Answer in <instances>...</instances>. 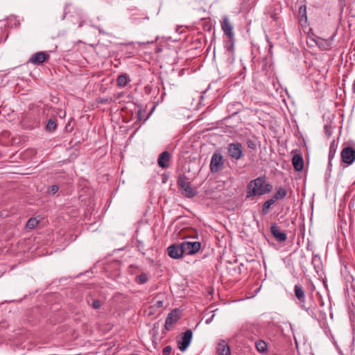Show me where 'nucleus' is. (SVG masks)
Returning a JSON list of instances; mask_svg holds the SVG:
<instances>
[{"label":"nucleus","instance_id":"6ab92c4d","mask_svg":"<svg viewBox=\"0 0 355 355\" xmlns=\"http://www.w3.org/2000/svg\"><path fill=\"white\" fill-rule=\"evenodd\" d=\"M86 301L87 304L94 309H99L103 305V302L97 299H94L91 295H88L86 297Z\"/></svg>","mask_w":355,"mask_h":355},{"label":"nucleus","instance_id":"1a4fd4ad","mask_svg":"<svg viewBox=\"0 0 355 355\" xmlns=\"http://www.w3.org/2000/svg\"><path fill=\"white\" fill-rule=\"evenodd\" d=\"M167 252L170 257L178 259L184 254L182 243L172 244L167 248Z\"/></svg>","mask_w":355,"mask_h":355},{"label":"nucleus","instance_id":"f3484780","mask_svg":"<svg viewBox=\"0 0 355 355\" xmlns=\"http://www.w3.org/2000/svg\"><path fill=\"white\" fill-rule=\"evenodd\" d=\"M295 295L300 304L305 302V293L303 287L300 284H296L294 288Z\"/></svg>","mask_w":355,"mask_h":355},{"label":"nucleus","instance_id":"f257e3e1","mask_svg":"<svg viewBox=\"0 0 355 355\" xmlns=\"http://www.w3.org/2000/svg\"><path fill=\"white\" fill-rule=\"evenodd\" d=\"M272 190V184L266 182L265 177H259L248 184L246 198L263 196L269 193Z\"/></svg>","mask_w":355,"mask_h":355},{"label":"nucleus","instance_id":"72a5a7b5","mask_svg":"<svg viewBox=\"0 0 355 355\" xmlns=\"http://www.w3.org/2000/svg\"><path fill=\"white\" fill-rule=\"evenodd\" d=\"M268 42L270 43V48H272V45L271 44V43L269 42V40H268Z\"/></svg>","mask_w":355,"mask_h":355},{"label":"nucleus","instance_id":"7c9ffc66","mask_svg":"<svg viewBox=\"0 0 355 355\" xmlns=\"http://www.w3.org/2000/svg\"><path fill=\"white\" fill-rule=\"evenodd\" d=\"M171 350L172 347L170 345L166 346L162 351L163 355H169Z\"/></svg>","mask_w":355,"mask_h":355},{"label":"nucleus","instance_id":"6e6552de","mask_svg":"<svg viewBox=\"0 0 355 355\" xmlns=\"http://www.w3.org/2000/svg\"><path fill=\"white\" fill-rule=\"evenodd\" d=\"M184 252L186 254H193L198 252L200 248L201 243L198 241H184L182 243Z\"/></svg>","mask_w":355,"mask_h":355},{"label":"nucleus","instance_id":"c85d7f7f","mask_svg":"<svg viewBox=\"0 0 355 355\" xmlns=\"http://www.w3.org/2000/svg\"><path fill=\"white\" fill-rule=\"evenodd\" d=\"M246 144H247L248 147L252 150L257 149V144H256L255 140L247 139Z\"/></svg>","mask_w":355,"mask_h":355},{"label":"nucleus","instance_id":"f8f14e48","mask_svg":"<svg viewBox=\"0 0 355 355\" xmlns=\"http://www.w3.org/2000/svg\"><path fill=\"white\" fill-rule=\"evenodd\" d=\"M221 28L228 38L232 39L234 37L233 27L227 17H224L223 18V21L221 22Z\"/></svg>","mask_w":355,"mask_h":355},{"label":"nucleus","instance_id":"423d86ee","mask_svg":"<svg viewBox=\"0 0 355 355\" xmlns=\"http://www.w3.org/2000/svg\"><path fill=\"white\" fill-rule=\"evenodd\" d=\"M340 157L343 163L352 164L355 160V149L350 146L344 148L340 153Z\"/></svg>","mask_w":355,"mask_h":355},{"label":"nucleus","instance_id":"dca6fc26","mask_svg":"<svg viewBox=\"0 0 355 355\" xmlns=\"http://www.w3.org/2000/svg\"><path fill=\"white\" fill-rule=\"evenodd\" d=\"M292 163L295 171H300L304 168V160L300 155H295L292 159Z\"/></svg>","mask_w":355,"mask_h":355},{"label":"nucleus","instance_id":"20e7f679","mask_svg":"<svg viewBox=\"0 0 355 355\" xmlns=\"http://www.w3.org/2000/svg\"><path fill=\"white\" fill-rule=\"evenodd\" d=\"M225 168V161L223 155L216 151L211 156L209 168L212 173H217Z\"/></svg>","mask_w":355,"mask_h":355},{"label":"nucleus","instance_id":"f03ea898","mask_svg":"<svg viewBox=\"0 0 355 355\" xmlns=\"http://www.w3.org/2000/svg\"><path fill=\"white\" fill-rule=\"evenodd\" d=\"M337 33V29L335 27H331L330 30V36L325 38L323 36H315L314 42L316 46L321 51H329L333 48L334 39Z\"/></svg>","mask_w":355,"mask_h":355},{"label":"nucleus","instance_id":"393cba45","mask_svg":"<svg viewBox=\"0 0 355 355\" xmlns=\"http://www.w3.org/2000/svg\"><path fill=\"white\" fill-rule=\"evenodd\" d=\"M39 223V220H37L35 218H31L26 223V227L28 229L33 230L34 229Z\"/></svg>","mask_w":355,"mask_h":355},{"label":"nucleus","instance_id":"bb28decb","mask_svg":"<svg viewBox=\"0 0 355 355\" xmlns=\"http://www.w3.org/2000/svg\"><path fill=\"white\" fill-rule=\"evenodd\" d=\"M148 280V277L146 273H141L136 277V282L138 284H144Z\"/></svg>","mask_w":355,"mask_h":355},{"label":"nucleus","instance_id":"c756f323","mask_svg":"<svg viewBox=\"0 0 355 355\" xmlns=\"http://www.w3.org/2000/svg\"><path fill=\"white\" fill-rule=\"evenodd\" d=\"M59 187L58 185H52L49 189V192L51 193L52 194H55L58 191Z\"/></svg>","mask_w":355,"mask_h":355},{"label":"nucleus","instance_id":"ddd939ff","mask_svg":"<svg viewBox=\"0 0 355 355\" xmlns=\"http://www.w3.org/2000/svg\"><path fill=\"white\" fill-rule=\"evenodd\" d=\"M171 158V155L168 151L162 152L157 159L158 165L162 168H166L169 166V162Z\"/></svg>","mask_w":355,"mask_h":355},{"label":"nucleus","instance_id":"2eb2a0df","mask_svg":"<svg viewBox=\"0 0 355 355\" xmlns=\"http://www.w3.org/2000/svg\"><path fill=\"white\" fill-rule=\"evenodd\" d=\"M297 19L299 23L303 26H306L307 24V15H306V6L302 5L298 9Z\"/></svg>","mask_w":355,"mask_h":355},{"label":"nucleus","instance_id":"aec40b11","mask_svg":"<svg viewBox=\"0 0 355 355\" xmlns=\"http://www.w3.org/2000/svg\"><path fill=\"white\" fill-rule=\"evenodd\" d=\"M287 195V191L284 188L279 187L277 189L275 193H274L272 199L274 200V202L279 200H283Z\"/></svg>","mask_w":355,"mask_h":355},{"label":"nucleus","instance_id":"5701e85b","mask_svg":"<svg viewBox=\"0 0 355 355\" xmlns=\"http://www.w3.org/2000/svg\"><path fill=\"white\" fill-rule=\"evenodd\" d=\"M336 151V146L334 143V141L331 142L329 146V166H331V160L334 159L335 154Z\"/></svg>","mask_w":355,"mask_h":355},{"label":"nucleus","instance_id":"b1692460","mask_svg":"<svg viewBox=\"0 0 355 355\" xmlns=\"http://www.w3.org/2000/svg\"><path fill=\"white\" fill-rule=\"evenodd\" d=\"M274 203H275L274 200H272V198L266 200L262 206L261 211H262L263 214H264V215L267 214L269 212L271 205H272Z\"/></svg>","mask_w":355,"mask_h":355},{"label":"nucleus","instance_id":"9d476101","mask_svg":"<svg viewBox=\"0 0 355 355\" xmlns=\"http://www.w3.org/2000/svg\"><path fill=\"white\" fill-rule=\"evenodd\" d=\"M193 333L191 329L187 330L182 335L181 339L178 341V348L182 351H185L189 347L192 339Z\"/></svg>","mask_w":355,"mask_h":355},{"label":"nucleus","instance_id":"2f4dec72","mask_svg":"<svg viewBox=\"0 0 355 355\" xmlns=\"http://www.w3.org/2000/svg\"><path fill=\"white\" fill-rule=\"evenodd\" d=\"M155 306L157 308H161L163 306V302L161 300L157 301L155 303Z\"/></svg>","mask_w":355,"mask_h":355},{"label":"nucleus","instance_id":"cd10ccee","mask_svg":"<svg viewBox=\"0 0 355 355\" xmlns=\"http://www.w3.org/2000/svg\"><path fill=\"white\" fill-rule=\"evenodd\" d=\"M234 37L232 39L229 38V40L225 42V45L227 51H229L230 53H232L234 49Z\"/></svg>","mask_w":355,"mask_h":355},{"label":"nucleus","instance_id":"a211bd4d","mask_svg":"<svg viewBox=\"0 0 355 355\" xmlns=\"http://www.w3.org/2000/svg\"><path fill=\"white\" fill-rule=\"evenodd\" d=\"M216 350L218 355H230V348L224 340L218 344Z\"/></svg>","mask_w":355,"mask_h":355},{"label":"nucleus","instance_id":"473e14b6","mask_svg":"<svg viewBox=\"0 0 355 355\" xmlns=\"http://www.w3.org/2000/svg\"><path fill=\"white\" fill-rule=\"evenodd\" d=\"M214 317V314H213L210 318L207 319V320H206V323H207V324L210 323V322H211V321L213 320Z\"/></svg>","mask_w":355,"mask_h":355},{"label":"nucleus","instance_id":"412c9836","mask_svg":"<svg viewBox=\"0 0 355 355\" xmlns=\"http://www.w3.org/2000/svg\"><path fill=\"white\" fill-rule=\"evenodd\" d=\"M130 81V80L126 73L121 74L118 76L116 79V85L119 87H124Z\"/></svg>","mask_w":355,"mask_h":355},{"label":"nucleus","instance_id":"0eeeda50","mask_svg":"<svg viewBox=\"0 0 355 355\" xmlns=\"http://www.w3.org/2000/svg\"><path fill=\"white\" fill-rule=\"evenodd\" d=\"M50 58L48 53L44 51H39L31 55L28 60V63L34 65H40L47 61Z\"/></svg>","mask_w":355,"mask_h":355},{"label":"nucleus","instance_id":"a878e982","mask_svg":"<svg viewBox=\"0 0 355 355\" xmlns=\"http://www.w3.org/2000/svg\"><path fill=\"white\" fill-rule=\"evenodd\" d=\"M57 128V124L55 120L50 119L49 120L46 125V130L48 132H53Z\"/></svg>","mask_w":355,"mask_h":355},{"label":"nucleus","instance_id":"7ed1b4c3","mask_svg":"<svg viewBox=\"0 0 355 355\" xmlns=\"http://www.w3.org/2000/svg\"><path fill=\"white\" fill-rule=\"evenodd\" d=\"M177 184L181 190V193L186 198H193L197 194V191L192 187L186 175H180L178 178Z\"/></svg>","mask_w":355,"mask_h":355},{"label":"nucleus","instance_id":"4468645a","mask_svg":"<svg viewBox=\"0 0 355 355\" xmlns=\"http://www.w3.org/2000/svg\"><path fill=\"white\" fill-rule=\"evenodd\" d=\"M178 317L176 314V310H173L166 317L165 321V329L168 331L171 330L173 325L177 322Z\"/></svg>","mask_w":355,"mask_h":355},{"label":"nucleus","instance_id":"9b49d317","mask_svg":"<svg viewBox=\"0 0 355 355\" xmlns=\"http://www.w3.org/2000/svg\"><path fill=\"white\" fill-rule=\"evenodd\" d=\"M271 234L273 237L279 242H284L287 239V235L285 232H281L277 224L273 223L270 228Z\"/></svg>","mask_w":355,"mask_h":355},{"label":"nucleus","instance_id":"4be33fe9","mask_svg":"<svg viewBox=\"0 0 355 355\" xmlns=\"http://www.w3.org/2000/svg\"><path fill=\"white\" fill-rule=\"evenodd\" d=\"M255 347L257 350L261 354H266L268 352V345L263 340H259L255 343Z\"/></svg>","mask_w":355,"mask_h":355},{"label":"nucleus","instance_id":"39448f33","mask_svg":"<svg viewBox=\"0 0 355 355\" xmlns=\"http://www.w3.org/2000/svg\"><path fill=\"white\" fill-rule=\"evenodd\" d=\"M228 155L234 159H239L243 156V148L241 143L235 142L228 144Z\"/></svg>","mask_w":355,"mask_h":355}]
</instances>
